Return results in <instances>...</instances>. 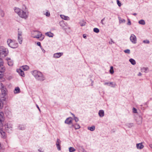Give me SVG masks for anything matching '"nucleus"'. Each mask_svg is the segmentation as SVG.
Returning <instances> with one entry per match:
<instances>
[{
  "instance_id": "0e129e2a",
  "label": "nucleus",
  "mask_w": 152,
  "mask_h": 152,
  "mask_svg": "<svg viewBox=\"0 0 152 152\" xmlns=\"http://www.w3.org/2000/svg\"><path fill=\"white\" fill-rule=\"evenodd\" d=\"M133 15H136V13H135L133 14Z\"/></svg>"
},
{
  "instance_id": "6e6d98bb",
  "label": "nucleus",
  "mask_w": 152,
  "mask_h": 152,
  "mask_svg": "<svg viewBox=\"0 0 152 152\" xmlns=\"http://www.w3.org/2000/svg\"><path fill=\"white\" fill-rule=\"evenodd\" d=\"M6 126L8 128H12V127L11 126H10V127H9V124H7Z\"/></svg>"
},
{
  "instance_id": "69168bd1",
  "label": "nucleus",
  "mask_w": 152,
  "mask_h": 152,
  "mask_svg": "<svg viewBox=\"0 0 152 152\" xmlns=\"http://www.w3.org/2000/svg\"><path fill=\"white\" fill-rule=\"evenodd\" d=\"M23 6L25 7V9H26V7L25 5H24Z\"/></svg>"
},
{
  "instance_id": "7c9ffc66",
  "label": "nucleus",
  "mask_w": 152,
  "mask_h": 152,
  "mask_svg": "<svg viewBox=\"0 0 152 152\" xmlns=\"http://www.w3.org/2000/svg\"><path fill=\"white\" fill-rule=\"evenodd\" d=\"M71 114L73 116L75 121L76 122H77L78 121V120H79L78 118H77L75 116V115L74 114H73L72 113H71Z\"/></svg>"
},
{
  "instance_id": "20e7f679",
  "label": "nucleus",
  "mask_w": 152,
  "mask_h": 152,
  "mask_svg": "<svg viewBox=\"0 0 152 152\" xmlns=\"http://www.w3.org/2000/svg\"><path fill=\"white\" fill-rule=\"evenodd\" d=\"M8 53L7 49L3 46L0 47V56L4 57L7 56Z\"/></svg>"
},
{
  "instance_id": "f704fd0d",
  "label": "nucleus",
  "mask_w": 152,
  "mask_h": 152,
  "mask_svg": "<svg viewBox=\"0 0 152 152\" xmlns=\"http://www.w3.org/2000/svg\"><path fill=\"white\" fill-rule=\"evenodd\" d=\"M124 52L126 53L129 54L130 53V50L129 49H126L124 50Z\"/></svg>"
},
{
  "instance_id": "b1692460",
  "label": "nucleus",
  "mask_w": 152,
  "mask_h": 152,
  "mask_svg": "<svg viewBox=\"0 0 152 152\" xmlns=\"http://www.w3.org/2000/svg\"><path fill=\"white\" fill-rule=\"evenodd\" d=\"M95 127L94 126H92L91 127H88V129L91 131H94L95 129Z\"/></svg>"
},
{
  "instance_id": "0eeeda50",
  "label": "nucleus",
  "mask_w": 152,
  "mask_h": 152,
  "mask_svg": "<svg viewBox=\"0 0 152 152\" xmlns=\"http://www.w3.org/2000/svg\"><path fill=\"white\" fill-rule=\"evenodd\" d=\"M130 39L132 43L134 44L136 43L137 41V38L134 34H131L130 38Z\"/></svg>"
},
{
  "instance_id": "412c9836",
  "label": "nucleus",
  "mask_w": 152,
  "mask_h": 152,
  "mask_svg": "<svg viewBox=\"0 0 152 152\" xmlns=\"http://www.w3.org/2000/svg\"><path fill=\"white\" fill-rule=\"evenodd\" d=\"M18 40L20 44L22 43L23 38L22 36H18Z\"/></svg>"
},
{
  "instance_id": "79ce46f5",
  "label": "nucleus",
  "mask_w": 152,
  "mask_h": 152,
  "mask_svg": "<svg viewBox=\"0 0 152 152\" xmlns=\"http://www.w3.org/2000/svg\"><path fill=\"white\" fill-rule=\"evenodd\" d=\"M117 3L118 4V6L119 7H120L121 6V3L118 0H117Z\"/></svg>"
},
{
  "instance_id": "bb28decb",
  "label": "nucleus",
  "mask_w": 152,
  "mask_h": 152,
  "mask_svg": "<svg viewBox=\"0 0 152 152\" xmlns=\"http://www.w3.org/2000/svg\"><path fill=\"white\" fill-rule=\"evenodd\" d=\"M139 23L141 25H144L145 24V22L143 20H141L139 21Z\"/></svg>"
},
{
  "instance_id": "9b49d317",
  "label": "nucleus",
  "mask_w": 152,
  "mask_h": 152,
  "mask_svg": "<svg viewBox=\"0 0 152 152\" xmlns=\"http://www.w3.org/2000/svg\"><path fill=\"white\" fill-rule=\"evenodd\" d=\"M17 71L20 76L23 77L25 76L24 73L21 69H17Z\"/></svg>"
},
{
  "instance_id": "c9c22d12",
  "label": "nucleus",
  "mask_w": 152,
  "mask_h": 152,
  "mask_svg": "<svg viewBox=\"0 0 152 152\" xmlns=\"http://www.w3.org/2000/svg\"><path fill=\"white\" fill-rule=\"evenodd\" d=\"M0 87L1 88V89H2V88H5L4 85H3V84L1 83H0Z\"/></svg>"
},
{
  "instance_id": "c03bdc74",
  "label": "nucleus",
  "mask_w": 152,
  "mask_h": 152,
  "mask_svg": "<svg viewBox=\"0 0 152 152\" xmlns=\"http://www.w3.org/2000/svg\"><path fill=\"white\" fill-rule=\"evenodd\" d=\"M45 15L46 16L49 17L50 16V13L49 12H47L45 13Z\"/></svg>"
},
{
  "instance_id": "c756f323",
  "label": "nucleus",
  "mask_w": 152,
  "mask_h": 152,
  "mask_svg": "<svg viewBox=\"0 0 152 152\" xmlns=\"http://www.w3.org/2000/svg\"><path fill=\"white\" fill-rule=\"evenodd\" d=\"M148 68L146 67H143L141 69V71L142 72H146Z\"/></svg>"
},
{
  "instance_id": "423d86ee",
  "label": "nucleus",
  "mask_w": 152,
  "mask_h": 152,
  "mask_svg": "<svg viewBox=\"0 0 152 152\" xmlns=\"http://www.w3.org/2000/svg\"><path fill=\"white\" fill-rule=\"evenodd\" d=\"M4 114L3 113L0 111V128L3 126V122L4 121Z\"/></svg>"
},
{
  "instance_id": "dca6fc26",
  "label": "nucleus",
  "mask_w": 152,
  "mask_h": 152,
  "mask_svg": "<svg viewBox=\"0 0 152 152\" xmlns=\"http://www.w3.org/2000/svg\"><path fill=\"white\" fill-rule=\"evenodd\" d=\"M5 68L3 66H0V73H3L5 71Z\"/></svg>"
},
{
  "instance_id": "e433bc0d",
  "label": "nucleus",
  "mask_w": 152,
  "mask_h": 152,
  "mask_svg": "<svg viewBox=\"0 0 152 152\" xmlns=\"http://www.w3.org/2000/svg\"><path fill=\"white\" fill-rule=\"evenodd\" d=\"M3 60L1 59L0 58V66H3Z\"/></svg>"
},
{
  "instance_id": "37998d69",
  "label": "nucleus",
  "mask_w": 152,
  "mask_h": 152,
  "mask_svg": "<svg viewBox=\"0 0 152 152\" xmlns=\"http://www.w3.org/2000/svg\"><path fill=\"white\" fill-rule=\"evenodd\" d=\"M4 77L3 73H0V79L3 78Z\"/></svg>"
},
{
  "instance_id": "052dcab7",
  "label": "nucleus",
  "mask_w": 152,
  "mask_h": 152,
  "mask_svg": "<svg viewBox=\"0 0 152 152\" xmlns=\"http://www.w3.org/2000/svg\"><path fill=\"white\" fill-rule=\"evenodd\" d=\"M125 20L124 19H123L122 20H121V22H125Z\"/></svg>"
},
{
  "instance_id": "39448f33",
  "label": "nucleus",
  "mask_w": 152,
  "mask_h": 152,
  "mask_svg": "<svg viewBox=\"0 0 152 152\" xmlns=\"http://www.w3.org/2000/svg\"><path fill=\"white\" fill-rule=\"evenodd\" d=\"M7 43L8 45L12 48H15L18 46V43L16 42L15 41L11 39H8Z\"/></svg>"
},
{
  "instance_id": "473e14b6",
  "label": "nucleus",
  "mask_w": 152,
  "mask_h": 152,
  "mask_svg": "<svg viewBox=\"0 0 152 152\" xmlns=\"http://www.w3.org/2000/svg\"><path fill=\"white\" fill-rule=\"evenodd\" d=\"M110 73L111 74H113L114 73V70H113V66H111L110 67Z\"/></svg>"
},
{
  "instance_id": "bf43d9fd",
  "label": "nucleus",
  "mask_w": 152,
  "mask_h": 152,
  "mask_svg": "<svg viewBox=\"0 0 152 152\" xmlns=\"http://www.w3.org/2000/svg\"><path fill=\"white\" fill-rule=\"evenodd\" d=\"M36 106H37V107L38 108V109H39V110L40 111V109L39 108V106H38V105H36Z\"/></svg>"
},
{
  "instance_id": "2eb2a0df",
  "label": "nucleus",
  "mask_w": 152,
  "mask_h": 152,
  "mask_svg": "<svg viewBox=\"0 0 152 152\" xmlns=\"http://www.w3.org/2000/svg\"><path fill=\"white\" fill-rule=\"evenodd\" d=\"M45 35L49 37H53L54 35L50 31L45 33Z\"/></svg>"
},
{
  "instance_id": "7ed1b4c3",
  "label": "nucleus",
  "mask_w": 152,
  "mask_h": 152,
  "mask_svg": "<svg viewBox=\"0 0 152 152\" xmlns=\"http://www.w3.org/2000/svg\"><path fill=\"white\" fill-rule=\"evenodd\" d=\"M32 34L34 38L38 39L40 41L42 40L44 38V36L42 35L41 33L38 31H33Z\"/></svg>"
},
{
  "instance_id": "5701e85b",
  "label": "nucleus",
  "mask_w": 152,
  "mask_h": 152,
  "mask_svg": "<svg viewBox=\"0 0 152 152\" xmlns=\"http://www.w3.org/2000/svg\"><path fill=\"white\" fill-rule=\"evenodd\" d=\"M22 69L24 70V71H26L28 70L29 69V67L27 66V65H25V66H22Z\"/></svg>"
},
{
  "instance_id": "4468645a",
  "label": "nucleus",
  "mask_w": 152,
  "mask_h": 152,
  "mask_svg": "<svg viewBox=\"0 0 152 152\" xmlns=\"http://www.w3.org/2000/svg\"><path fill=\"white\" fill-rule=\"evenodd\" d=\"M6 60L7 61L8 65L10 66L13 65V61H11V59L9 58H7Z\"/></svg>"
},
{
  "instance_id": "a18cd8bd",
  "label": "nucleus",
  "mask_w": 152,
  "mask_h": 152,
  "mask_svg": "<svg viewBox=\"0 0 152 152\" xmlns=\"http://www.w3.org/2000/svg\"><path fill=\"white\" fill-rule=\"evenodd\" d=\"M3 107V104L1 103V101H0V109H2Z\"/></svg>"
},
{
  "instance_id": "c85d7f7f",
  "label": "nucleus",
  "mask_w": 152,
  "mask_h": 152,
  "mask_svg": "<svg viewBox=\"0 0 152 152\" xmlns=\"http://www.w3.org/2000/svg\"><path fill=\"white\" fill-rule=\"evenodd\" d=\"M18 36H22V32L19 29H18Z\"/></svg>"
},
{
  "instance_id": "e2e57ef3",
  "label": "nucleus",
  "mask_w": 152,
  "mask_h": 152,
  "mask_svg": "<svg viewBox=\"0 0 152 152\" xmlns=\"http://www.w3.org/2000/svg\"><path fill=\"white\" fill-rule=\"evenodd\" d=\"M130 125L131 126H133V124L132 123V124H130Z\"/></svg>"
},
{
  "instance_id": "ea45409f",
  "label": "nucleus",
  "mask_w": 152,
  "mask_h": 152,
  "mask_svg": "<svg viewBox=\"0 0 152 152\" xmlns=\"http://www.w3.org/2000/svg\"><path fill=\"white\" fill-rule=\"evenodd\" d=\"M143 42L145 43L149 44L150 42L148 40H145L143 41Z\"/></svg>"
},
{
  "instance_id": "2f4dec72",
  "label": "nucleus",
  "mask_w": 152,
  "mask_h": 152,
  "mask_svg": "<svg viewBox=\"0 0 152 152\" xmlns=\"http://www.w3.org/2000/svg\"><path fill=\"white\" fill-rule=\"evenodd\" d=\"M94 31L96 33H98L99 32V29L97 28H94L93 29Z\"/></svg>"
},
{
  "instance_id": "f257e3e1",
  "label": "nucleus",
  "mask_w": 152,
  "mask_h": 152,
  "mask_svg": "<svg viewBox=\"0 0 152 152\" xmlns=\"http://www.w3.org/2000/svg\"><path fill=\"white\" fill-rule=\"evenodd\" d=\"M14 10L15 12L18 14L20 17L25 19H27L28 17V12H25L17 7H15Z\"/></svg>"
},
{
  "instance_id": "393cba45",
  "label": "nucleus",
  "mask_w": 152,
  "mask_h": 152,
  "mask_svg": "<svg viewBox=\"0 0 152 152\" xmlns=\"http://www.w3.org/2000/svg\"><path fill=\"white\" fill-rule=\"evenodd\" d=\"M129 61L133 65H134L136 64L135 61L133 59L131 58L129 60Z\"/></svg>"
},
{
  "instance_id": "4be33fe9",
  "label": "nucleus",
  "mask_w": 152,
  "mask_h": 152,
  "mask_svg": "<svg viewBox=\"0 0 152 152\" xmlns=\"http://www.w3.org/2000/svg\"><path fill=\"white\" fill-rule=\"evenodd\" d=\"M116 86V84L115 83H113V82H109V86L112 87H115Z\"/></svg>"
},
{
  "instance_id": "9d476101",
  "label": "nucleus",
  "mask_w": 152,
  "mask_h": 152,
  "mask_svg": "<svg viewBox=\"0 0 152 152\" xmlns=\"http://www.w3.org/2000/svg\"><path fill=\"white\" fill-rule=\"evenodd\" d=\"M62 53H54L53 55V57L55 58H58L60 57L63 55Z\"/></svg>"
},
{
  "instance_id": "ddd939ff",
  "label": "nucleus",
  "mask_w": 152,
  "mask_h": 152,
  "mask_svg": "<svg viewBox=\"0 0 152 152\" xmlns=\"http://www.w3.org/2000/svg\"><path fill=\"white\" fill-rule=\"evenodd\" d=\"M144 145L142 143H140L136 144V147L138 149H142L144 148Z\"/></svg>"
},
{
  "instance_id": "de8ad7c7",
  "label": "nucleus",
  "mask_w": 152,
  "mask_h": 152,
  "mask_svg": "<svg viewBox=\"0 0 152 152\" xmlns=\"http://www.w3.org/2000/svg\"><path fill=\"white\" fill-rule=\"evenodd\" d=\"M37 45L39 46L40 47V48L42 47V46H41V43L40 42H38L37 43Z\"/></svg>"
},
{
  "instance_id": "4c0bfd02",
  "label": "nucleus",
  "mask_w": 152,
  "mask_h": 152,
  "mask_svg": "<svg viewBox=\"0 0 152 152\" xmlns=\"http://www.w3.org/2000/svg\"><path fill=\"white\" fill-rule=\"evenodd\" d=\"M109 43L110 44L112 45L113 44L115 43V42L112 39H110V41H109Z\"/></svg>"
},
{
  "instance_id": "f8f14e48",
  "label": "nucleus",
  "mask_w": 152,
  "mask_h": 152,
  "mask_svg": "<svg viewBox=\"0 0 152 152\" xmlns=\"http://www.w3.org/2000/svg\"><path fill=\"white\" fill-rule=\"evenodd\" d=\"M65 123L68 124L72 123V118L71 117L67 118L65 121Z\"/></svg>"
},
{
  "instance_id": "603ef678",
  "label": "nucleus",
  "mask_w": 152,
  "mask_h": 152,
  "mask_svg": "<svg viewBox=\"0 0 152 152\" xmlns=\"http://www.w3.org/2000/svg\"><path fill=\"white\" fill-rule=\"evenodd\" d=\"M41 49H42V52L44 53L45 52V50L42 47L41 48Z\"/></svg>"
},
{
  "instance_id": "72a5a7b5",
  "label": "nucleus",
  "mask_w": 152,
  "mask_h": 152,
  "mask_svg": "<svg viewBox=\"0 0 152 152\" xmlns=\"http://www.w3.org/2000/svg\"><path fill=\"white\" fill-rule=\"evenodd\" d=\"M61 141L60 140L58 139H57V141L56 142V145H60L61 144Z\"/></svg>"
},
{
  "instance_id": "13d9d810",
  "label": "nucleus",
  "mask_w": 152,
  "mask_h": 152,
  "mask_svg": "<svg viewBox=\"0 0 152 152\" xmlns=\"http://www.w3.org/2000/svg\"><path fill=\"white\" fill-rule=\"evenodd\" d=\"M83 37L84 38H86V36L85 34H83Z\"/></svg>"
},
{
  "instance_id": "a878e982",
  "label": "nucleus",
  "mask_w": 152,
  "mask_h": 152,
  "mask_svg": "<svg viewBox=\"0 0 152 152\" xmlns=\"http://www.w3.org/2000/svg\"><path fill=\"white\" fill-rule=\"evenodd\" d=\"M25 128V126L24 125H20L18 127L19 129L21 130H24Z\"/></svg>"
},
{
  "instance_id": "a19ab883",
  "label": "nucleus",
  "mask_w": 152,
  "mask_h": 152,
  "mask_svg": "<svg viewBox=\"0 0 152 152\" xmlns=\"http://www.w3.org/2000/svg\"><path fill=\"white\" fill-rule=\"evenodd\" d=\"M133 112L134 113H137V109L134 108H133Z\"/></svg>"
},
{
  "instance_id": "8fccbe9b",
  "label": "nucleus",
  "mask_w": 152,
  "mask_h": 152,
  "mask_svg": "<svg viewBox=\"0 0 152 152\" xmlns=\"http://www.w3.org/2000/svg\"><path fill=\"white\" fill-rule=\"evenodd\" d=\"M85 24H86V23L84 22L83 23H80V25L81 26H85Z\"/></svg>"
},
{
  "instance_id": "680f3d73",
  "label": "nucleus",
  "mask_w": 152,
  "mask_h": 152,
  "mask_svg": "<svg viewBox=\"0 0 152 152\" xmlns=\"http://www.w3.org/2000/svg\"><path fill=\"white\" fill-rule=\"evenodd\" d=\"M149 146L152 149V144L150 145Z\"/></svg>"
},
{
  "instance_id": "6ab92c4d",
  "label": "nucleus",
  "mask_w": 152,
  "mask_h": 152,
  "mask_svg": "<svg viewBox=\"0 0 152 152\" xmlns=\"http://www.w3.org/2000/svg\"><path fill=\"white\" fill-rule=\"evenodd\" d=\"M99 115L100 117H102L104 115V111L102 110H100L99 111Z\"/></svg>"
},
{
  "instance_id": "3c124183",
  "label": "nucleus",
  "mask_w": 152,
  "mask_h": 152,
  "mask_svg": "<svg viewBox=\"0 0 152 152\" xmlns=\"http://www.w3.org/2000/svg\"><path fill=\"white\" fill-rule=\"evenodd\" d=\"M38 151L39 152H43L44 151L42 150V148H39V150H38Z\"/></svg>"
},
{
  "instance_id": "f3484780",
  "label": "nucleus",
  "mask_w": 152,
  "mask_h": 152,
  "mask_svg": "<svg viewBox=\"0 0 152 152\" xmlns=\"http://www.w3.org/2000/svg\"><path fill=\"white\" fill-rule=\"evenodd\" d=\"M60 17L61 18L65 20H69V18L68 17L64 15H61Z\"/></svg>"
},
{
  "instance_id": "5fc2aeb1",
  "label": "nucleus",
  "mask_w": 152,
  "mask_h": 152,
  "mask_svg": "<svg viewBox=\"0 0 152 152\" xmlns=\"http://www.w3.org/2000/svg\"><path fill=\"white\" fill-rule=\"evenodd\" d=\"M104 85H108L109 86V83L107 82L105 83H104Z\"/></svg>"
},
{
  "instance_id": "f03ea898",
  "label": "nucleus",
  "mask_w": 152,
  "mask_h": 152,
  "mask_svg": "<svg viewBox=\"0 0 152 152\" xmlns=\"http://www.w3.org/2000/svg\"><path fill=\"white\" fill-rule=\"evenodd\" d=\"M33 75L38 80L42 81L45 79V78L42 73L37 70L34 71L33 72Z\"/></svg>"
},
{
  "instance_id": "49530a36",
  "label": "nucleus",
  "mask_w": 152,
  "mask_h": 152,
  "mask_svg": "<svg viewBox=\"0 0 152 152\" xmlns=\"http://www.w3.org/2000/svg\"><path fill=\"white\" fill-rule=\"evenodd\" d=\"M128 22L127 23V25H130L131 24V21H130L129 19H128Z\"/></svg>"
},
{
  "instance_id": "6e6552de",
  "label": "nucleus",
  "mask_w": 152,
  "mask_h": 152,
  "mask_svg": "<svg viewBox=\"0 0 152 152\" xmlns=\"http://www.w3.org/2000/svg\"><path fill=\"white\" fill-rule=\"evenodd\" d=\"M3 127V126H1V128H0V133L1 135V137L5 139L7 137V135L5 132L2 130Z\"/></svg>"
},
{
  "instance_id": "aec40b11",
  "label": "nucleus",
  "mask_w": 152,
  "mask_h": 152,
  "mask_svg": "<svg viewBox=\"0 0 152 152\" xmlns=\"http://www.w3.org/2000/svg\"><path fill=\"white\" fill-rule=\"evenodd\" d=\"M74 127L75 129H78L80 128V125L76 124H75V125L72 124L71 126L70 127V128H72V127Z\"/></svg>"
},
{
  "instance_id": "4d7b16f0",
  "label": "nucleus",
  "mask_w": 152,
  "mask_h": 152,
  "mask_svg": "<svg viewBox=\"0 0 152 152\" xmlns=\"http://www.w3.org/2000/svg\"><path fill=\"white\" fill-rule=\"evenodd\" d=\"M142 75V74L140 72H139L138 73V75L139 76H141Z\"/></svg>"
},
{
  "instance_id": "864d4df0",
  "label": "nucleus",
  "mask_w": 152,
  "mask_h": 152,
  "mask_svg": "<svg viewBox=\"0 0 152 152\" xmlns=\"http://www.w3.org/2000/svg\"><path fill=\"white\" fill-rule=\"evenodd\" d=\"M60 26H62V24H64L63 22H60Z\"/></svg>"
},
{
  "instance_id": "09e8293b",
  "label": "nucleus",
  "mask_w": 152,
  "mask_h": 152,
  "mask_svg": "<svg viewBox=\"0 0 152 152\" xmlns=\"http://www.w3.org/2000/svg\"><path fill=\"white\" fill-rule=\"evenodd\" d=\"M104 19H105V18H104L103 19H102L101 20V23L103 25H104V23L103 22V21L104 20Z\"/></svg>"
},
{
  "instance_id": "1a4fd4ad",
  "label": "nucleus",
  "mask_w": 152,
  "mask_h": 152,
  "mask_svg": "<svg viewBox=\"0 0 152 152\" xmlns=\"http://www.w3.org/2000/svg\"><path fill=\"white\" fill-rule=\"evenodd\" d=\"M1 94L3 96H5L7 94V90L5 88L1 89Z\"/></svg>"
},
{
  "instance_id": "58836bf2",
  "label": "nucleus",
  "mask_w": 152,
  "mask_h": 152,
  "mask_svg": "<svg viewBox=\"0 0 152 152\" xmlns=\"http://www.w3.org/2000/svg\"><path fill=\"white\" fill-rule=\"evenodd\" d=\"M56 145L58 150V151H60L61 150V148L60 145Z\"/></svg>"
},
{
  "instance_id": "cd10ccee",
  "label": "nucleus",
  "mask_w": 152,
  "mask_h": 152,
  "mask_svg": "<svg viewBox=\"0 0 152 152\" xmlns=\"http://www.w3.org/2000/svg\"><path fill=\"white\" fill-rule=\"evenodd\" d=\"M69 152H73L76 151V149L72 147H69Z\"/></svg>"
},
{
  "instance_id": "a211bd4d",
  "label": "nucleus",
  "mask_w": 152,
  "mask_h": 152,
  "mask_svg": "<svg viewBox=\"0 0 152 152\" xmlns=\"http://www.w3.org/2000/svg\"><path fill=\"white\" fill-rule=\"evenodd\" d=\"M20 90L19 87H18L15 88L14 91V92L15 94H17L20 93Z\"/></svg>"
}]
</instances>
